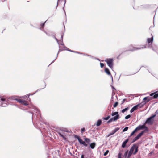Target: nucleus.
<instances>
[{
  "label": "nucleus",
  "mask_w": 158,
  "mask_h": 158,
  "mask_svg": "<svg viewBox=\"0 0 158 158\" xmlns=\"http://www.w3.org/2000/svg\"><path fill=\"white\" fill-rule=\"evenodd\" d=\"M29 107L34 112L28 111V112L31 113L32 114V119L33 120H35L36 121V124L38 126L41 124L40 122H42V118L41 117L40 112L36 107L32 105H29Z\"/></svg>",
  "instance_id": "f257e3e1"
},
{
  "label": "nucleus",
  "mask_w": 158,
  "mask_h": 158,
  "mask_svg": "<svg viewBox=\"0 0 158 158\" xmlns=\"http://www.w3.org/2000/svg\"><path fill=\"white\" fill-rule=\"evenodd\" d=\"M153 37L152 36V37L150 38H148L147 40V42L148 44H146L145 45L146 46V48H152V49L154 51V50L153 48L152 47V43L153 42Z\"/></svg>",
  "instance_id": "f03ea898"
},
{
  "label": "nucleus",
  "mask_w": 158,
  "mask_h": 158,
  "mask_svg": "<svg viewBox=\"0 0 158 158\" xmlns=\"http://www.w3.org/2000/svg\"><path fill=\"white\" fill-rule=\"evenodd\" d=\"M8 105V102L6 99L3 97H0V106L6 107Z\"/></svg>",
  "instance_id": "7ed1b4c3"
},
{
  "label": "nucleus",
  "mask_w": 158,
  "mask_h": 158,
  "mask_svg": "<svg viewBox=\"0 0 158 158\" xmlns=\"http://www.w3.org/2000/svg\"><path fill=\"white\" fill-rule=\"evenodd\" d=\"M104 61L106 62L108 66L111 69L113 68L114 60L113 58H107Z\"/></svg>",
  "instance_id": "20e7f679"
},
{
  "label": "nucleus",
  "mask_w": 158,
  "mask_h": 158,
  "mask_svg": "<svg viewBox=\"0 0 158 158\" xmlns=\"http://www.w3.org/2000/svg\"><path fill=\"white\" fill-rule=\"evenodd\" d=\"M156 115L155 114L148 118L146 121L145 123H148L150 125L153 124L154 121L153 118L156 116Z\"/></svg>",
  "instance_id": "39448f33"
},
{
  "label": "nucleus",
  "mask_w": 158,
  "mask_h": 158,
  "mask_svg": "<svg viewBox=\"0 0 158 158\" xmlns=\"http://www.w3.org/2000/svg\"><path fill=\"white\" fill-rule=\"evenodd\" d=\"M146 48V45H144L143 47H134L132 45H130L129 46V49L126 51H131L133 52L136 50H140L141 49H143Z\"/></svg>",
  "instance_id": "423d86ee"
},
{
  "label": "nucleus",
  "mask_w": 158,
  "mask_h": 158,
  "mask_svg": "<svg viewBox=\"0 0 158 158\" xmlns=\"http://www.w3.org/2000/svg\"><path fill=\"white\" fill-rule=\"evenodd\" d=\"M74 137L78 139L79 143L81 144H82L85 147H87L88 146V144L86 143L85 141H83L80 138V137L79 136L77 135H74Z\"/></svg>",
  "instance_id": "0eeeda50"
},
{
  "label": "nucleus",
  "mask_w": 158,
  "mask_h": 158,
  "mask_svg": "<svg viewBox=\"0 0 158 158\" xmlns=\"http://www.w3.org/2000/svg\"><path fill=\"white\" fill-rule=\"evenodd\" d=\"M138 130L144 129L145 131H148V128L146 127L144 125H139L137 127Z\"/></svg>",
  "instance_id": "6e6552de"
},
{
  "label": "nucleus",
  "mask_w": 158,
  "mask_h": 158,
  "mask_svg": "<svg viewBox=\"0 0 158 158\" xmlns=\"http://www.w3.org/2000/svg\"><path fill=\"white\" fill-rule=\"evenodd\" d=\"M120 128L119 127H117L115 128V129L113 130L112 131L111 133H109L107 136V137H109L110 136L114 134H115L117 131Z\"/></svg>",
  "instance_id": "1a4fd4ad"
},
{
  "label": "nucleus",
  "mask_w": 158,
  "mask_h": 158,
  "mask_svg": "<svg viewBox=\"0 0 158 158\" xmlns=\"http://www.w3.org/2000/svg\"><path fill=\"white\" fill-rule=\"evenodd\" d=\"M59 49L58 50V52L57 53V56H56V58L48 66H49L50 65H51V64H52V63H53L54 62V61H55V60L57 59L59 53L61 51H62L64 50V47H63V48H61V47L60 46L59 44Z\"/></svg>",
  "instance_id": "9d476101"
},
{
  "label": "nucleus",
  "mask_w": 158,
  "mask_h": 158,
  "mask_svg": "<svg viewBox=\"0 0 158 158\" xmlns=\"http://www.w3.org/2000/svg\"><path fill=\"white\" fill-rule=\"evenodd\" d=\"M105 73L108 75H110V77L112 79V81L113 82V77L112 75H111L110 72L108 69V68H105Z\"/></svg>",
  "instance_id": "9b49d317"
},
{
  "label": "nucleus",
  "mask_w": 158,
  "mask_h": 158,
  "mask_svg": "<svg viewBox=\"0 0 158 158\" xmlns=\"http://www.w3.org/2000/svg\"><path fill=\"white\" fill-rule=\"evenodd\" d=\"M150 96H153V98H156L158 97V91L151 93L150 94Z\"/></svg>",
  "instance_id": "f8f14e48"
},
{
  "label": "nucleus",
  "mask_w": 158,
  "mask_h": 158,
  "mask_svg": "<svg viewBox=\"0 0 158 158\" xmlns=\"http://www.w3.org/2000/svg\"><path fill=\"white\" fill-rule=\"evenodd\" d=\"M129 140V138H127L123 143L121 146L123 148H125L126 147L127 143L128 142Z\"/></svg>",
  "instance_id": "ddd939ff"
},
{
  "label": "nucleus",
  "mask_w": 158,
  "mask_h": 158,
  "mask_svg": "<svg viewBox=\"0 0 158 158\" xmlns=\"http://www.w3.org/2000/svg\"><path fill=\"white\" fill-rule=\"evenodd\" d=\"M139 106V105H136L132 107L130 110V112L132 113L134 111L137 110Z\"/></svg>",
  "instance_id": "4468645a"
},
{
  "label": "nucleus",
  "mask_w": 158,
  "mask_h": 158,
  "mask_svg": "<svg viewBox=\"0 0 158 158\" xmlns=\"http://www.w3.org/2000/svg\"><path fill=\"white\" fill-rule=\"evenodd\" d=\"M83 55H84V56H88V57H90V58H91L92 59H96V60H98L99 61H100V60L99 59H98V58H97L96 57H94V56H91V55H89V54H86V53H83Z\"/></svg>",
  "instance_id": "2eb2a0df"
},
{
  "label": "nucleus",
  "mask_w": 158,
  "mask_h": 158,
  "mask_svg": "<svg viewBox=\"0 0 158 158\" xmlns=\"http://www.w3.org/2000/svg\"><path fill=\"white\" fill-rule=\"evenodd\" d=\"M64 32L63 33H62V34L61 35V39L60 40V44L61 45L63 46L64 47L65 46L64 44L63 43V38L64 35Z\"/></svg>",
  "instance_id": "dca6fc26"
},
{
  "label": "nucleus",
  "mask_w": 158,
  "mask_h": 158,
  "mask_svg": "<svg viewBox=\"0 0 158 158\" xmlns=\"http://www.w3.org/2000/svg\"><path fill=\"white\" fill-rule=\"evenodd\" d=\"M120 118L119 115H116L114 116V117L111 118V119H112V120L114 121H117L118 119H119Z\"/></svg>",
  "instance_id": "f3484780"
},
{
  "label": "nucleus",
  "mask_w": 158,
  "mask_h": 158,
  "mask_svg": "<svg viewBox=\"0 0 158 158\" xmlns=\"http://www.w3.org/2000/svg\"><path fill=\"white\" fill-rule=\"evenodd\" d=\"M45 34L49 36H52L54 34V33L52 31H48V32H45Z\"/></svg>",
  "instance_id": "a211bd4d"
},
{
  "label": "nucleus",
  "mask_w": 158,
  "mask_h": 158,
  "mask_svg": "<svg viewBox=\"0 0 158 158\" xmlns=\"http://www.w3.org/2000/svg\"><path fill=\"white\" fill-rule=\"evenodd\" d=\"M144 133V131H141L136 136V138L138 139Z\"/></svg>",
  "instance_id": "6ab92c4d"
},
{
  "label": "nucleus",
  "mask_w": 158,
  "mask_h": 158,
  "mask_svg": "<svg viewBox=\"0 0 158 158\" xmlns=\"http://www.w3.org/2000/svg\"><path fill=\"white\" fill-rule=\"evenodd\" d=\"M152 96V97L148 96V100L147 101H146V102H145L144 104L149 102L152 99H154L155 98H153V96Z\"/></svg>",
  "instance_id": "aec40b11"
},
{
  "label": "nucleus",
  "mask_w": 158,
  "mask_h": 158,
  "mask_svg": "<svg viewBox=\"0 0 158 158\" xmlns=\"http://www.w3.org/2000/svg\"><path fill=\"white\" fill-rule=\"evenodd\" d=\"M137 145L135 144H134L131 147V149L130 150V151L131 152H133L134 150H135Z\"/></svg>",
  "instance_id": "412c9836"
},
{
  "label": "nucleus",
  "mask_w": 158,
  "mask_h": 158,
  "mask_svg": "<svg viewBox=\"0 0 158 158\" xmlns=\"http://www.w3.org/2000/svg\"><path fill=\"white\" fill-rule=\"evenodd\" d=\"M138 131L137 128L136 127L131 133L130 135L129 136V137H130L132 136L136 132Z\"/></svg>",
  "instance_id": "4be33fe9"
},
{
  "label": "nucleus",
  "mask_w": 158,
  "mask_h": 158,
  "mask_svg": "<svg viewBox=\"0 0 158 158\" xmlns=\"http://www.w3.org/2000/svg\"><path fill=\"white\" fill-rule=\"evenodd\" d=\"M96 143L95 142H93L91 143H90V146L91 148L92 149H93L95 147Z\"/></svg>",
  "instance_id": "5701e85b"
},
{
  "label": "nucleus",
  "mask_w": 158,
  "mask_h": 158,
  "mask_svg": "<svg viewBox=\"0 0 158 158\" xmlns=\"http://www.w3.org/2000/svg\"><path fill=\"white\" fill-rule=\"evenodd\" d=\"M102 120L101 119H99L96 122V126L98 127L102 123Z\"/></svg>",
  "instance_id": "b1692460"
},
{
  "label": "nucleus",
  "mask_w": 158,
  "mask_h": 158,
  "mask_svg": "<svg viewBox=\"0 0 158 158\" xmlns=\"http://www.w3.org/2000/svg\"><path fill=\"white\" fill-rule=\"evenodd\" d=\"M84 140L86 143H87L89 144H90V140L89 138H85L84 139Z\"/></svg>",
  "instance_id": "393cba45"
},
{
  "label": "nucleus",
  "mask_w": 158,
  "mask_h": 158,
  "mask_svg": "<svg viewBox=\"0 0 158 158\" xmlns=\"http://www.w3.org/2000/svg\"><path fill=\"white\" fill-rule=\"evenodd\" d=\"M138 145H136L135 148V151L134 152H133V154L134 155L136 154L137 153L138 151Z\"/></svg>",
  "instance_id": "a878e982"
},
{
  "label": "nucleus",
  "mask_w": 158,
  "mask_h": 158,
  "mask_svg": "<svg viewBox=\"0 0 158 158\" xmlns=\"http://www.w3.org/2000/svg\"><path fill=\"white\" fill-rule=\"evenodd\" d=\"M133 152L129 150V152H128V154L127 156V158H130L131 155L132 154H133Z\"/></svg>",
  "instance_id": "bb28decb"
},
{
  "label": "nucleus",
  "mask_w": 158,
  "mask_h": 158,
  "mask_svg": "<svg viewBox=\"0 0 158 158\" xmlns=\"http://www.w3.org/2000/svg\"><path fill=\"white\" fill-rule=\"evenodd\" d=\"M64 50H66L68 51H70V52H73L75 53V51L71 50L65 46H64Z\"/></svg>",
  "instance_id": "cd10ccee"
},
{
  "label": "nucleus",
  "mask_w": 158,
  "mask_h": 158,
  "mask_svg": "<svg viewBox=\"0 0 158 158\" xmlns=\"http://www.w3.org/2000/svg\"><path fill=\"white\" fill-rule=\"evenodd\" d=\"M118 112H112V113L111 114V115L112 116H113L115 115H119L118 114Z\"/></svg>",
  "instance_id": "c85d7f7f"
},
{
  "label": "nucleus",
  "mask_w": 158,
  "mask_h": 158,
  "mask_svg": "<svg viewBox=\"0 0 158 158\" xmlns=\"http://www.w3.org/2000/svg\"><path fill=\"white\" fill-rule=\"evenodd\" d=\"M17 101L18 102H19L20 103L23 104V103L25 101V100H22L20 99H18L17 100Z\"/></svg>",
  "instance_id": "c756f323"
},
{
  "label": "nucleus",
  "mask_w": 158,
  "mask_h": 158,
  "mask_svg": "<svg viewBox=\"0 0 158 158\" xmlns=\"http://www.w3.org/2000/svg\"><path fill=\"white\" fill-rule=\"evenodd\" d=\"M46 86V84L45 83V84H44V87L43 88H42L41 89H38L36 91L35 93H33V94H32V95H33L34 94L36 93V92H37L38 91H39L41 89H44Z\"/></svg>",
  "instance_id": "7c9ffc66"
},
{
  "label": "nucleus",
  "mask_w": 158,
  "mask_h": 158,
  "mask_svg": "<svg viewBox=\"0 0 158 158\" xmlns=\"http://www.w3.org/2000/svg\"><path fill=\"white\" fill-rule=\"evenodd\" d=\"M129 109V107H127V108H126L123 109L121 111V112L122 113H124L125 111L128 110Z\"/></svg>",
  "instance_id": "2f4dec72"
},
{
  "label": "nucleus",
  "mask_w": 158,
  "mask_h": 158,
  "mask_svg": "<svg viewBox=\"0 0 158 158\" xmlns=\"http://www.w3.org/2000/svg\"><path fill=\"white\" fill-rule=\"evenodd\" d=\"M56 40L57 43H58V45L59 44V40L56 38L55 36V34H54L53 35V36H52Z\"/></svg>",
  "instance_id": "473e14b6"
},
{
  "label": "nucleus",
  "mask_w": 158,
  "mask_h": 158,
  "mask_svg": "<svg viewBox=\"0 0 158 158\" xmlns=\"http://www.w3.org/2000/svg\"><path fill=\"white\" fill-rule=\"evenodd\" d=\"M59 135L62 137L64 139H66V137L65 136L62 134L61 133H59Z\"/></svg>",
  "instance_id": "72a5a7b5"
},
{
  "label": "nucleus",
  "mask_w": 158,
  "mask_h": 158,
  "mask_svg": "<svg viewBox=\"0 0 158 158\" xmlns=\"http://www.w3.org/2000/svg\"><path fill=\"white\" fill-rule=\"evenodd\" d=\"M110 115H108L107 117H103V119L106 120H107L110 118Z\"/></svg>",
  "instance_id": "f704fd0d"
},
{
  "label": "nucleus",
  "mask_w": 158,
  "mask_h": 158,
  "mask_svg": "<svg viewBox=\"0 0 158 158\" xmlns=\"http://www.w3.org/2000/svg\"><path fill=\"white\" fill-rule=\"evenodd\" d=\"M16 97L17 96H16L11 97L10 98V99L11 100H15L17 101V100L18 98H16Z\"/></svg>",
  "instance_id": "c9c22d12"
},
{
  "label": "nucleus",
  "mask_w": 158,
  "mask_h": 158,
  "mask_svg": "<svg viewBox=\"0 0 158 158\" xmlns=\"http://www.w3.org/2000/svg\"><path fill=\"white\" fill-rule=\"evenodd\" d=\"M128 150L126 151L125 152L124 154V156L125 158H126L127 157V155L128 154Z\"/></svg>",
  "instance_id": "e433bc0d"
},
{
  "label": "nucleus",
  "mask_w": 158,
  "mask_h": 158,
  "mask_svg": "<svg viewBox=\"0 0 158 158\" xmlns=\"http://www.w3.org/2000/svg\"><path fill=\"white\" fill-rule=\"evenodd\" d=\"M131 117V115L129 114V115H128L126 116L125 117V118L126 119H129V118H130Z\"/></svg>",
  "instance_id": "4c0bfd02"
},
{
  "label": "nucleus",
  "mask_w": 158,
  "mask_h": 158,
  "mask_svg": "<svg viewBox=\"0 0 158 158\" xmlns=\"http://www.w3.org/2000/svg\"><path fill=\"white\" fill-rule=\"evenodd\" d=\"M118 104V102H116L114 105V107L115 108L117 107Z\"/></svg>",
  "instance_id": "58836bf2"
},
{
  "label": "nucleus",
  "mask_w": 158,
  "mask_h": 158,
  "mask_svg": "<svg viewBox=\"0 0 158 158\" xmlns=\"http://www.w3.org/2000/svg\"><path fill=\"white\" fill-rule=\"evenodd\" d=\"M23 104L24 105V106H27L28 105V103H27V101H26L25 100V101L23 103Z\"/></svg>",
  "instance_id": "ea45409f"
},
{
  "label": "nucleus",
  "mask_w": 158,
  "mask_h": 158,
  "mask_svg": "<svg viewBox=\"0 0 158 158\" xmlns=\"http://www.w3.org/2000/svg\"><path fill=\"white\" fill-rule=\"evenodd\" d=\"M128 127H125L123 130V132H125L127 131L128 129Z\"/></svg>",
  "instance_id": "a19ab883"
},
{
  "label": "nucleus",
  "mask_w": 158,
  "mask_h": 158,
  "mask_svg": "<svg viewBox=\"0 0 158 158\" xmlns=\"http://www.w3.org/2000/svg\"><path fill=\"white\" fill-rule=\"evenodd\" d=\"M109 151L108 150H107L104 153V156H106L107 155V154L109 153Z\"/></svg>",
  "instance_id": "79ce46f5"
},
{
  "label": "nucleus",
  "mask_w": 158,
  "mask_h": 158,
  "mask_svg": "<svg viewBox=\"0 0 158 158\" xmlns=\"http://www.w3.org/2000/svg\"><path fill=\"white\" fill-rule=\"evenodd\" d=\"M85 128H82L81 129V133H83L84 132H85Z\"/></svg>",
  "instance_id": "37998d69"
},
{
  "label": "nucleus",
  "mask_w": 158,
  "mask_h": 158,
  "mask_svg": "<svg viewBox=\"0 0 158 158\" xmlns=\"http://www.w3.org/2000/svg\"><path fill=\"white\" fill-rule=\"evenodd\" d=\"M46 21L44 23H41L40 24V26H41L42 27H44V25H45V23H46Z\"/></svg>",
  "instance_id": "c03bdc74"
},
{
  "label": "nucleus",
  "mask_w": 158,
  "mask_h": 158,
  "mask_svg": "<svg viewBox=\"0 0 158 158\" xmlns=\"http://www.w3.org/2000/svg\"><path fill=\"white\" fill-rule=\"evenodd\" d=\"M44 27H40L39 29L41 30L42 31H43L45 33V32H46V31H45L44 29Z\"/></svg>",
  "instance_id": "a18cd8bd"
},
{
  "label": "nucleus",
  "mask_w": 158,
  "mask_h": 158,
  "mask_svg": "<svg viewBox=\"0 0 158 158\" xmlns=\"http://www.w3.org/2000/svg\"><path fill=\"white\" fill-rule=\"evenodd\" d=\"M138 139H137L136 138V137L135 138L133 139L132 143H134V142H135V141H136V140H138Z\"/></svg>",
  "instance_id": "49530a36"
},
{
  "label": "nucleus",
  "mask_w": 158,
  "mask_h": 158,
  "mask_svg": "<svg viewBox=\"0 0 158 158\" xmlns=\"http://www.w3.org/2000/svg\"><path fill=\"white\" fill-rule=\"evenodd\" d=\"M138 139H137L136 138V137L135 138L133 139L132 143H134V142H135V141H136V140H138Z\"/></svg>",
  "instance_id": "de8ad7c7"
},
{
  "label": "nucleus",
  "mask_w": 158,
  "mask_h": 158,
  "mask_svg": "<svg viewBox=\"0 0 158 158\" xmlns=\"http://www.w3.org/2000/svg\"><path fill=\"white\" fill-rule=\"evenodd\" d=\"M137 105H139V106H138V107H139L140 108L144 106L143 104H139Z\"/></svg>",
  "instance_id": "09e8293b"
},
{
  "label": "nucleus",
  "mask_w": 158,
  "mask_h": 158,
  "mask_svg": "<svg viewBox=\"0 0 158 158\" xmlns=\"http://www.w3.org/2000/svg\"><path fill=\"white\" fill-rule=\"evenodd\" d=\"M100 65L101 67L102 68L104 66V64L102 63H100Z\"/></svg>",
  "instance_id": "8fccbe9b"
},
{
  "label": "nucleus",
  "mask_w": 158,
  "mask_h": 158,
  "mask_svg": "<svg viewBox=\"0 0 158 158\" xmlns=\"http://www.w3.org/2000/svg\"><path fill=\"white\" fill-rule=\"evenodd\" d=\"M148 97H144L143 99V100L145 102H146V101H147L148 100Z\"/></svg>",
  "instance_id": "3c124183"
},
{
  "label": "nucleus",
  "mask_w": 158,
  "mask_h": 158,
  "mask_svg": "<svg viewBox=\"0 0 158 158\" xmlns=\"http://www.w3.org/2000/svg\"><path fill=\"white\" fill-rule=\"evenodd\" d=\"M113 121L112 120V119L111 118L107 122V123H109L112 122Z\"/></svg>",
  "instance_id": "603ef678"
},
{
  "label": "nucleus",
  "mask_w": 158,
  "mask_h": 158,
  "mask_svg": "<svg viewBox=\"0 0 158 158\" xmlns=\"http://www.w3.org/2000/svg\"><path fill=\"white\" fill-rule=\"evenodd\" d=\"M27 100H29L30 99V98H29V96L30 95V94H29L27 95Z\"/></svg>",
  "instance_id": "864d4df0"
},
{
  "label": "nucleus",
  "mask_w": 158,
  "mask_h": 158,
  "mask_svg": "<svg viewBox=\"0 0 158 158\" xmlns=\"http://www.w3.org/2000/svg\"><path fill=\"white\" fill-rule=\"evenodd\" d=\"M75 53H78L79 54H81V55H83V53H80L79 52H78L77 51H75Z\"/></svg>",
  "instance_id": "5fc2aeb1"
},
{
  "label": "nucleus",
  "mask_w": 158,
  "mask_h": 158,
  "mask_svg": "<svg viewBox=\"0 0 158 158\" xmlns=\"http://www.w3.org/2000/svg\"><path fill=\"white\" fill-rule=\"evenodd\" d=\"M127 100V99H124L122 101V102L121 103V104H123L124 102H125L126 101V100Z\"/></svg>",
  "instance_id": "6e6d98bb"
},
{
  "label": "nucleus",
  "mask_w": 158,
  "mask_h": 158,
  "mask_svg": "<svg viewBox=\"0 0 158 158\" xmlns=\"http://www.w3.org/2000/svg\"><path fill=\"white\" fill-rule=\"evenodd\" d=\"M122 155L120 153H119L118 155V158H121Z\"/></svg>",
  "instance_id": "4d7b16f0"
},
{
  "label": "nucleus",
  "mask_w": 158,
  "mask_h": 158,
  "mask_svg": "<svg viewBox=\"0 0 158 158\" xmlns=\"http://www.w3.org/2000/svg\"><path fill=\"white\" fill-rule=\"evenodd\" d=\"M153 153V151H151L150 153H149V154H148V155L149 156L151 155H152V154Z\"/></svg>",
  "instance_id": "13d9d810"
},
{
  "label": "nucleus",
  "mask_w": 158,
  "mask_h": 158,
  "mask_svg": "<svg viewBox=\"0 0 158 158\" xmlns=\"http://www.w3.org/2000/svg\"><path fill=\"white\" fill-rule=\"evenodd\" d=\"M114 99L113 95H112L111 97V101L112 102L113 101V99Z\"/></svg>",
  "instance_id": "bf43d9fd"
},
{
  "label": "nucleus",
  "mask_w": 158,
  "mask_h": 158,
  "mask_svg": "<svg viewBox=\"0 0 158 158\" xmlns=\"http://www.w3.org/2000/svg\"><path fill=\"white\" fill-rule=\"evenodd\" d=\"M111 87H112V89H115H115L114 88V87L113 86H112V85H111Z\"/></svg>",
  "instance_id": "052dcab7"
},
{
  "label": "nucleus",
  "mask_w": 158,
  "mask_h": 158,
  "mask_svg": "<svg viewBox=\"0 0 158 158\" xmlns=\"http://www.w3.org/2000/svg\"><path fill=\"white\" fill-rule=\"evenodd\" d=\"M56 151H57V152H58V153H59V152H60V150H56Z\"/></svg>",
  "instance_id": "680f3d73"
},
{
  "label": "nucleus",
  "mask_w": 158,
  "mask_h": 158,
  "mask_svg": "<svg viewBox=\"0 0 158 158\" xmlns=\"http://www.w3.org/2000/svg\"><path fill=\"white\" fill-rule=\"evenodd\" d=\"M81 158H85L84 157V156L83 155H82L81 156Z\"/></svg>",
  "instance_id": "e2e57ef3"
},
{
  "label": "nucleus",
  "mask_w": 158,
  "mask_h": 158,
  "mask_svg": "<svg viewBox=\"0 0 158 158\" xmlns=\"http://www.w3.org/2000/svg\"><path fill=\"white\" fill-rule=\"evenodd\" d=\"M24 98L25 97H27V95H26L24 96Z\"/></svg>",
  "instance_id": "0e129e2a"
},
{
  "label": "nucleus",
  "mask_w": 158,
  "mask_h": 158,
  "mask_svg": "<svg viewBox=\"0 0 158 158\" xmlns=\"http://www.w3.org/2000/svg\"><path fill=\"white\" fill-rule=\"evenodd\" d=\"M58 0H58V1H57V6H58Z\"/></svg>",
  "instance_id": "69168bd1"
},
{
  "label": "nucleus",
  "mask_w": 158,
  "mask_h": 158,
  "mask_svg": "<svg viewBox=\"0 0 158 158\" xmlns=\"http://www.w3.org/2000/svg\"><path fill=\"white\" fill-rule=\"evenodd\" d=\"M66 3V0H65V2H64V6L65 5V4Z\"/></svg>",
  "instance_id": "338daca9"
},
{
  "label": "nucleus",
  "mask_w": 158,
  "mask_h": 158,
  "mask_svg": "<svg viewBox=\"0 0 158 158\" xmlns=\"http://www.w3.org/2000/svg\"><path fill=\"white\" fill-rule=\"evenodd\" d=\"M64 12L65 13V10H64Z\"/></svg>",
  "instance_id": "774afa93"
}]
</instances>
